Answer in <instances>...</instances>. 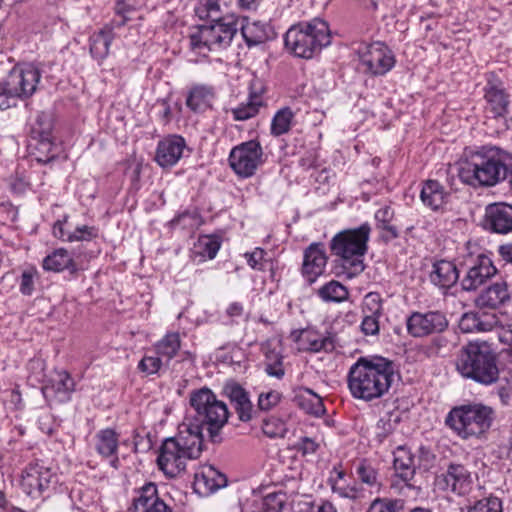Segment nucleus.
I'll return each mask as SVG.
<instances>
[{"mask_svg": "<svg viewBox=\"0 0 512 512\" xmlns=\"http://www.w3.org/2000/svg\"><path fill=\"white\" fill-rule=\"evenodd\" d=\"M371 228L369 224L336 234L330 243L331 252L342 259V265L353 274L364 270L363 256L367 251Z\"/></svg>", "mask_w": 512, "mask_h": 512, "instance_id": "nucleus-7", "label": "nucleus"}, {"mask_svg": "<svg viewBox=\"0 0 512 512\" xmlns=\"http://www.w3.org/2000/svg\"><path fill=\"white\" fill-rule=\"evenodd\" d=\"M16 96L9 86L6 78L0 82V109L5 110L15 104Z\"/></svg>", "mask_w": 512, "mask_h": 512, "instance_id": "nucleus-58", "label": "nucleus"}, {"mask_svg": "<svg viewBox=\"0 0 512 512\" xmlns=\"http://www.w3.org/2000/svg\"><path fill=\"white\" fill-rule=\"evenodd\" d=\"M239 30V17L227 14L214 20L209 25H201L199 30L190 37L192 49L209 51L228 47Z\"/></svg>", "mask_w": 512, "mask_h": 512, "instance_id": "nucleus-9", "label": "nucleus"}, {"mask_svg": "<svg viewBox=\"0 0 512 512\" xmlns=\"http://www.w3.org/2000/svg\"><path fill=\"white\" fill-rule=\"evenodd\" d=\"M331 489L333 493L345 499L357 500L364 497V490L357 483L350 485L346 483V480L342 483L334 482Z\"/></svg>", "mask_w": 512, "mask_h": 512, "instance_id": "nucleus-46", "label": "nucleus"}, {"mask_svg": "<svg viewBox=\"0 0 512 512\" xmlns=\"http://www.w3.org/2000/svg\"><path fill=\"white\" fill-rule=\"evenodd\" d=\"M355 472L358 479H360L363 484L379 491L381 482L379 480L378 471L371 463L366 460H361L356 465Z\"/></svg>", "mask_w": 512, "mask_h": 512, "instance_id": "nucleus-45", "label": "nucleus"}, {"mask_svg": "<svg viewBox=\"0 0 512 512\" xmlns=\"http://www.w3.org/2000/svg\"><path fill=\"white\" fill-rule=\"evenodd\" d=\"M67 219L68 217L64 216L62 220L56 221L52 228L53 236L65 242H68V236L71 234V231H67L65 228Z\"/></svg>", "mask_w": 512, "mask_h": 512, "instance_id": "nucleus-61", "label": "nucleus"}, {"mask_svg": "<svg viewBox=\"0 0 512 512\" xmlns=\"http://www.w3.org/2000/svg\"><path fill=\"white\" fill-rule=\"evenodd\" d=\"M456 368L464 378L483 385H490L499 377L496 356L485 342H470L464 346L458 355Z\"/></svg>", "mask_w": 512, "mask_h": 512, "instance_id": "nucleus-5", "label": "nucleus"}, {"mask_svg": "<svg viewBox=\"0 0 512 512\" xmlns=\"http://www.w3.org/2000/svg\"><path fill=\"white\" fill-rule=\"evenodd\" d=\"M317 296L325 303H342L349 298V290L339 281L330 280L317 290Z\"/></svg>", "mask_w": 512, "mask_h": 512, "instance_id": "nucleus-41", "label": "nucleus"}, {"mask_svg": "<svg viewBox=\"0 0 512 512\" xmlns=\"http://www.w3.org/2000/svg\"><path fill=\"white\" fill-rule=\"evenodd\" d=\"M397 421L390 416L382 417L375 426V439L378 443H383L395 430Z\"/></svg>", "mask_w": 512, "mask_h": 512, "instance_id": "nucleus-50", "label": "nucleus"}, {"mask_svg": "<svg viewBox=\"0 0 512 512\" xmlns=\"http://www.w3.org/2000/svg\"><path fill=\"white\" fill-rule=\"evenodd\" d=\"M466 250L467 255L463 264L466 267V274L461 280V286L465 291H474L494 277L498 269L494 265L491 253L482 250L476 243L468 241Z\"/></svg>", "mask_w": 512, "mask_h": 512, "instance_id": "nucleus-10", "label": "nucleus"}, {"mask_svg": "<svg viewBox=\"0 0 512 512\" xmlns=\"http://www.w3.org/2000/svg\"><path fill=\"white\" fill-rule=\"evenodd\" d=\"M467 512H503L502 501L498 497L489 496L476 501Z\"/></svg>", "mask_w": 512, "mask_h": 512, "instance_id": "nucleus-49", "label": "nucleus"}, {"mask_svg": "<svg viewBox=\"0 0 512 512\" xmlns=\"http://www.w3.org/2000/svg\"><path fill=\"white\" fill-rule=\"evenodd\" d=\"M492 408L482 405H463L453 408L446 417V424L461 438L480 437L493 422Z\"/></svg>", "mask_w": 512, "mask_h": 512, "instance_id": "nucleus-8", "label": "nucleus"}, {"mask_svg": "<svg viewBox=\"0 0 512 512\" xmlns=\"http://www.w3.org/2000/svg\"><path fill=\"white\" fill-rule=\"evenodd\" d=\"M299 406L309 414L322 416L325 413V407L322 398L311 389H304L297 396Z\"/></svg>", "mask_w": 512, "mask_h": 512, "instance_id": "nucleus-42", "label": "nucleus"}, {"mask_svg": "<svg viewBox=\"0 0 512 512\" xmlns=\"http://www.w3.org/2000/svg\"><path fill=\"white\" fill-rule=\"evenodd\" d=\"M309 511L307 512H337V509L331 502L323 501L321 504H308Z\"/></svg>", "mask_w": 512, "mask_h": 512, "instance_id": "nucleus-63", "label": "nucleus"}, {"mask_svg": "<svg viewBox=\"0 0 512 512\" xmlns=\"http://www.w3.org/2000/svg\"><path fill=\"white\" fill-rule=\"evenodd\" d=\"M216 99V90L207 84H194L187 93L186 106L195 113L211 109Z\"/></svg>", "mask_w": 512, "mask_h": 512, "instance_id": "nucleus-26", "label": "nucleus"}, {"mask_svg": "<svg viewBox=\"0 0 512 512\" xmlns=\"http://www.w3.org/2000/svg\"><path fill=\"white\" fill-rule=\"evenodd\" d=\"M509 300L508 284L505 281H500L491 284L481 291L475 299V304L480 309H497Z\"/></svg>", "mask_w": 512, "mask_h": 512, "instance_id": "nucleus-27", "label": "nucleus"}, {"mask_svg": "<svg viewBox=\"0 0 512 512\" xmlns=\"http://www.w3.org/2000/svg\"><path fill=\"white\" fill-rule=\"evenodd\" d=\"M199 247L204 256L213 259L220 249V242L216 237L204 236L199 239Z\"/></svg>", "mask_w": 512, "mask_h": 512, "instance_id": "nucleus-54", "label": "nucleus"}, {"mask_svg": "<svg viewBox=\"0 0 512 512\" xmlns=\"http://www.w3.org/2000/svg\"><path fill=\"white\" fill-rule=\"evenodd\" d=\"M358 56L364 72L374 76L386 74L395 65L392 51L382 42L362 44L358 48Z\"/></svg>", "mask_w": 512, "mask_h": 512, "instance_id": "nucleus-14", "label": "nucleus"}, {"mask_svg": "<svg viewBox=\"0 0 512 512\" xmlns=\"http://www.w3.org/2000/svg\"><path fill=\"white\" fill-rule=\"evenodd\" d=\"M438 484L442 485L443 489L465 495L471 489V473L461 464H450L446 472L438 477Z\"/></svg>", "mask_w": 512, "mask_h": 512, "instance_id": "nucleus-22", "label": "nucleus"}, {"mask_svg": "<svg viewBox=\"0 0 512 512\" xmlns=\"http://www.w3.org/2000/svg\"><path fill=\"white\" fill-rule=\"evenodd\" d=\"M113 29L110 25H106L90 36V53L99 62L104 60L109 53V47L114 38Z\"/></svg>", "mask_w": 512, "mask_h": 512, "instance_id": "nucleus-38", "label": "nucleus"}, {"mask_svg": "<svg viewBox=\"0 0 512 512\" xmlns=\"http://www.w3.org/2000/svg\"><path fill=\"white\" fill-rule=\"evenodd\" d=\"M429 278L432 284L447 290L457 283L459 271L452 261L439 260L433 264Z\"/></svg>", "mask_w": 512, "mask_h": 512, "instance_id": "nucleus-32", "label": "nucleus"}, {"mask_svg": "<svg viewBox=\"0 0 512 512\" xmlns=\"http://www.w3.org/2000/svg\"><path fill=\"white\" fill-rule=\"evenodd\" d=\"M41 79L40 70L32 63L18 64L6 76L7 86L16 98H29L37 90Z\"/></svg>", "mask_w": 512, "mask_h": 512, "instance_id": "nucleus-15", "label": "nucleus"}, {"mask_svg": "<svg viewBox=\"0 0 512 512\" xmlns=\"http://www.w3.org/2000/svg\"><path fill=\"white\" fill-rule=\"evenodd\" d=\"M512 169V155L490 146L472 153L459 165L460 180L473 188L493 187L505 180Z\"/></svg>", "mask_w": 512, "mask_h": 512, "instance_id": "nucleus-2", "label": "nucleus"}, {"mask_svg": "<svg viewBox=\"0 0 512 512\" xmlns=\"http://www.w3.org/2000/svg\"><path fill=\"white\" fill-rule=\"evenodd\" d=\"M484 227L494 233L507 234L512 231V205L493 203L486 207Z\"/></svg>", "mask_w": 512, "mask_h": 512, "instance_id": "nucleus-21", "label": "nucleus"}, {"mask_svg": "<svg viewBox=\"0 0 512 512\" xmlns=\"http://www.w3.org/2000/svg\"><path fill=\"white\" fill-rule=\"evenodd\" d=\"M346 474L343 470L338 467H334L330 472V476L328 478V483L331 487H333L334 482L342 483L345 480Z\"/></svg>", "mask_w": 512, "mask_h": 512, "instance_id": "nucleus-64", "label": "nucleus"}, {"mask_svg": "<svg viewBox=\"0 0 512 512\" xmlns=\"http://www.w3.org/2000/svg\"><path fill=\"white\" fill-rule=\"evenodd\" d=\"M128 512H175L159 495L158 487L148 482L136 491Z\"/></svg>", "mask_w": 512, "mask_h": 512, "instance_id": "nucleus-17", "label": "nucleus"}, {"mask_svg": "<svg viewBox=\"0 0 512 512\" xmlns=\"http://www.w3.org/2000/svg\"><path fill=\"white\" fill-rule=\"evenodd\" d=\"M228 0H199L195 7V13L200 19H211V21L222 18V6H227Z\"/></svg>", "mask_w": 512, "mask_h": 512, "instance_id": "nucleus-44", "label": "nucleus"}, {"mask_svg": "<svg viewBox=\"0 0 512 512\" xmlns=\"http://www.w3.org/2000/svg\"><path fill=\"white\" fill-rule=\"evenodd\" d=\"M327 265V256L322 243H312L304 251L302 274L312 284L322 275Z\"/></svg>", "mask_w": 512, "mask_h": 512, "instance_id": "nucleus-23", "label": "nucleus"}, {"mask_svg": "<svg viewBox=\"0 0 512 512\" xmlns=\"http://www.w3.org/2000/svg\"><path fill=\"white\" fill-rule=\"evenodd\" d=\"M264 512H280L283 508L282 498L275 493H270L261 500Z\"/></svg>", "mask_w": 512, "mask_h": 512, "instance_id": "nucleus-59", "label": "nucleus"}, {"mask_svg": "<svg viewBox=\"0 0 512 512\" xmlns=\"http://www.w3.org/2000/svg\"><path fill=\"white\" fill-rule=\"evenodd\" d=\"M261 351L264 355L265 372L270 377L282 379L285 375V369L280 342L275 339L267 340L262 344Z\"/></svg>", "mask_w": 512, "mask_h": 512, "instance_id": "nucleus-28", "label": "nucleus"}, {"mask_svg": "<svg viewBox=\"0 0 512 512\" xmlns=\"http://www.w3.org/2000/svg\"><path fill=\"white\" fill-rule=\"evenodd\" d=\"M393 467L396 475L406 484H408L415 475L414 457L410 450L405 446H399L394 451Z\"/></svg>", "mask_w": 512, "mask_h": 512, "instance_id": "nucleus-37", "label": "nucleus"}, {"mask_svg": "<svg viewBox=\"0 0 512 512\" xmlns=\"http://www.w3.org/2000/svg\"><path fill=\"white\" fill-rule=\"evenodd\" d=\"M165 364V360L159 356L145 355L138 364V369L147 375L157 373L161 367Z\"/></svg>", "mask_w": 512, "mask_h": 512, "instance_id": "nucleus-52", "label": "nucleus"}, {"mask_svg": "<svg viewBox=\"0 0 512 512\" xmlns=\"http://www.w3.org/2000/svg\"><path fill=\"white\" fill-rule=\"evenodd\" d=\"M97 237V229L92 226L82 225L75 228L68 236V242L90 241Z\"/></svg>", "mask_w": 512, "mask_h": 512, "instance_id": "nucleus-53", "label": "nucleus"}, {"mask_svg": "<svg viewBox=\"0 0 512 512\" xmlns=\"http://www.w3.org/2000/svg\"><path fill=\"white\" fill-rule=\"evenodd\" d=\"M497 251L504 262L512 264V242L500 245Z\"/></svg>", "mask_w": 512, "mask_h": 512, "instance_id": "nucleus-62", "label": "nucleus"}, {"mask_svg": "<svg viewBox=\"0 0 512 512\" xmlns=\"http://www.w3.org/2000/svg\"><path fill=\"white\" fill-rule=\"evenodd\" d=\"M394 211L390 206H384L378 209L375 213V220L378 223L379 227L383 230H386L392 238H396L398 236V230L396 227L390 224L393 219Z\"/></svg>", "mask_w": 512, "mask_h": 512, "instance_id": "nucleus-48", "label": "nucleus"}, {"mask_svg": "<svg viewBox=\"0 0 512 512\" xmlns=\"http://www.w3.org/2000/svg\"><path fill=\"white\" fill-rule=\"evenodd\" d=\"M281 400V394L276 390L260 393L258 407L262 411H268L275 407Z\"/></svg>", "mask_w": 512, "mask_h": 512, "instance_id": "nucleus-56", "label": "nucleus"}, {"mask_svg": "<svg viewBox=\"0 0 512 512\" xmlns=\"http://www.w3.org/2000/svg\"><path fill=\"white\" fill-rule=\"evenodd\" d=\"M485 99L489 110L495 117H503L508 113L509 99L504 86L498 79H489L485 86Z\"/></svg>", "mask_w": 512, "mask_h": 512, "instance_id": "nucleus-29", "label": "nucleus"}, {"mask_svg": "<svg viewBox=\"0 0 512 512\" xmlns=\"http://www.w3.org/2000/svg\"><path fill=\"white\" fill-rule=\"evenodd\" d=\"M262 431L270 438H281L285 436L287 427L282 419L276 416H270L263 420Z\"/></svg>", "mask_w": 512, "mask_h": 512, "instance_id": "nucleus-47", "label": "nucleus"}, {"mask_svg": "<svg viewBox=\"0 0 512 512\" xmlns=\"http://www.w3.org/2000/svg\"><path fill=\"white\" fill-rule=\"evenodd\" d=\"M186 141L179 135H171L160 140L157 144L154 160L162 168L176 165L183 157Z\"/></svg>", "mask_w": 512, "mask_h": 512, "instance_id": "nucleus-19", "label": "nucleus"}, {"mask_svg": "<svg viewBox=\"0 0 512 512\" xmlns=\"http://www.w3.org/2000/svg\"><path fill=\"white\" fill-rule=\"evenodd\" d=\"M361 311V332L366 336L378 335L380 331L379 319L383 316V300L380 294L376 292H370L365 295L362 302Z\"/></svg>", "mask_w": 512, "mask_h": 512, "instance_id": "nucleus-18", "label": "nucleus"}, {"mask_svg": "<svg viewBox=\"0 0 512 512\" xmlns=\"http://www.w3.org/2000/svg\"><path fill=\"white\" fill-rule=\"evenodd\" d=\"M448 320L440 311L412 312L406 319L409 335L415 338L442 333L448 327Z\"/></svg>", "mask_w": 512, "mask_h": 512, "instance_id": "nucleus-16", "label": "nucleus"}, {"mask_svg": "<svg viewBox=\"0 0 512 512\" xmlns=\"http://www.w3.org/2000/svg\"><path fill=\"white\" fill-rule=\"evenodd\" d=\"M43 269L52 272L67 270L73 274L78 271V266L66 249L58 248L43 259Z\"/></svg>", "mask_w": 512, "mask_h": 512, "instance_id": "nucleus-36", "label": "nucleus"}, {"mask_svg": "<svg viewBox=\"0 0 512 512\" xmlns=\"http://www.w3.org/2000/svg\"><path fill=\"white\" fill-rule=\"evenodd\" d=\"M58 475L51 468L39 463H31L21 474L20 486L25 494L32 498H40L44 492L49 495L55 490Z\"/></svg>", "mask_w": 512, "mask_h": 512, "instance_id": "nucleus-12", "label": "nucleus"}, {"mask_svg": "<svg viewBox=\"0 0 512 512\" xmlns=\"http://www.w3.org/2000/svg\"><path fill=\"white\" fill-rule=\"evenodd\" d=\"M155 354L165 360V365L176 356L180 347L181 340L178 332H169L154 344Z\"/></svg>", "mask_w": 512, "mask_h": 512, "instance_id": "nucleus-40", "label": "nucleus"}, {"mask_svg": "<svg viewBox=\"0 0 512 512\" xmlns=\"http://www.w3.org/2000/svg\"><path fill=\"white\" fill-rule=\"evenodd\" d=\"M134 11V8L127 4L124 0H118L115 5L116 17L111 21L110 26L119 28L127 23L130 19L129 15Z\"/></svg>", "mask_w": 512, "mask_h": 512, "instance_id": "nucleus-51", "label": "nucleus"}, {"mask_svg": "<svg viewBox=\"0 0 512 512\" xmlns=\"http://www.w3.org/2000/svg\"><path fill=\"white\" fill-rule=\"evenodd\" d=\"M193 413L189 412L180 425H187L190 432L203 443V428L206 427L212 442L220 441V432L228 421L229 412L226 404L204 387L194 390L189 397Z\"/></svg>", "mask_w": 512, "mask_h": 512, "instance_id": "nucleus-3", "label": "nucleus"}, {"mask_svg": "<svg viewBox=\"0 0 512 512\" xmlns=\"http://www.w3.org/2000/svg\"><path fill=\"white\" fill-rule=\"evenodd\" d=\"M75 389V383L70 374L64 370L57 371L42 387L44 397L54 398L58 402H67Z\"/></svg>", "mask_w": 512, "mask_h": 512, "instance_id": "nucleus-25", "label": "nucleus"}, {"mask_svg": "<svg viewBox=\"0 0 512 512\" xmlns=\"http://www.w3.org/2000/svg\"><path fill=\"white\" fill-rule=\"evenodd\" d=\"M188 427L179 425L177 434L166 438L159 449L158 467L170 478L183 472L187 461L199 458L202 453V442Z\"/></svg>", "mask_w": 512, "mask_h": 512, "instance_id": "nucleus-4", "label": "nucleus"}, {"mask_svg": "<svg viewBox=\"0 0 512 512\" xmlns=\"http://www.w3.org/2000/svg\"><path fill=\"white\" fill-rule=\"evenodd\" d=\"M265 255L266 252L263 249L255 248L252 252L245 253L244 256L252 269L261 271L264 269L263 261Z\"/></svg>", "mask_w": 512, "mask_h": 512, "instance_id": "nucleus-60", "label": "nucleus"}, {"mask_svg": "<svg viewBox=\"0 0 512 512\" xmlns=\"http://www.w3.org/2000/svg\"><path fill=\"white\" fill-rule=\"evenodd\" d=\"M449 194L442 184L436 180H427L421 189L420 198L423 204L436 211L442 208Z\"/></svg>", "mask_w": 512, "mask_h": 512, "instance_id": "nucleus-35", "label": "nucleus"}, {"mask_svg": "<svg viewBox=\"0 0 512 512\" xmlns=\"http://www.w3.org/2000/svg\"><path fill=\"white\" fill-rule=\"evenodd\" d=\"M294 116V112L289 107L279 109L271 121V134L278 137L288 133L293 125Z\"/></svg>", "mask_w": 512, "mask_h": 512, "instance_id": "nucleus-43", "label": "nucleus"}, {"mask_svg": "<svg viewBox=\"0 0 512 512\" xmlns=\"http://www.w3.org/2000/svg\"><path fill=\"white\" fill-rule=\"evenodd\" d=\"M225 392L228 395L238 418L243 422L250 421L253 418L255 410L245 389L238 384H231L225 387Z\"/></svg>", "mask_w": 512, "mask_h": 512, "instance_id": "nucleus-33", "label": "nucleus"}, {"mask_svg": "<svg viewBox=\"0 0 512 512\" xmlns=\"http://www.w3.org/2000/svg\"><path fill=\"white\" fill-rule=\"evenodd\" d=\"M263 93L264 89L261 83L253 82L247 99L227 112L232 115L234 121H246L255 117L259 113L260 108L265 105Z\"/></svg>", "mask_w": 512, "mask_h": 512, "instance_id": "nucleus-24", "label": "nucleus"}, {"mask_svg": "<svg viewBox=\"0 0 512 512\" xmlns=\"http://www.w3.org/2000/svg\"><path fill=\"white\" fill-rule=\"evenodd\" d=\"M95 450L102 457L116 456L119 444V435L115 430L106 428L99 430L94 437Z\"/></svg>", "mask_w": 512, "mask_h": 512, "instance_id": "nucleus-39", "label": "nucleus"}, {"mask_svg": "<svg viewBox=\"0 0 512 512\" xmlns=\"http://www.w3.org/2000/svg\"><path fill=\"white\" fill-rule=\"evenodd\" d=\"M498 324V318L493 313L467 312L459 321V328L464 333L488 332Z\"/></svg>", "mask_w": 512, "mask_h": 512, "instance_id": "nucleus-30", "label": "nucleus"}, {"mask_svg": "<svg viewBox=\"0 0 512 512\" xmlns=\"http://www.w3.org/2000/svg\"><path fill=\"white\" fill-rule=\"evenodd\" d=\"M226 477L212 466H204L195 474V490L201 494H210L226 485Z\"/></svg>", "mask_w": 512, "mask_h": 512, "instance_id": "nucleus-34", "label": "nucleus"}, {"mask_svg": "<svg viewBox=\"0 0 512 512\" xmlns=\"http://www.w3.org/2000/svg\"><path fill=\"white\" fill-rule=\"evenodd\" d=\"M239 29L248 47L266 42L272 33L268 24L248 18H239Z\"/></svg>", "mask_w": 512, "mask_h": 512, "instance_id": "nucleus-31", "label": "nucleus"}, {"mask_svg": "<svg viewBox=\"0 0 512 512\" xmlns=\"http://www.w3.org/2000/svg\"><path fill=\"white\" fill-rule=\"evenodd\" d=\"M291 337L297 343L299 351L319 353L334 349L333 340L329 335L311 328L293 331Z\"/></svg>", "mask_w": 512, "mask_h": 512, "instance_id": "nucleus-20", "label": "nucleus"}, {"mask_svg": "<svg viewBox=\"0 0 512 512\" xmlns=\"http://www.w3.org/2000/svg\"><path fill=\"white\" fill-rule=\"evenodd\" d=\"M228 161L237 176L249 178L263 163V149L255 140L241 143L230 151Z\"/></svg>", "mask_w": 512, "mask_h": 512, "instance_id": "nucleus-13", "label": "nucleus"}, {"mask_svg": "<svg viewBox=\"0 0 512 512\" xmlns=\"http://www.w3.org/2000/svg\"><path fill=\"white\" fill-rule=\"evenodd\" d=\"M401 501L391 499H375L367 512H397L400 507Z\"/></svg>", "mask_w": 512, "mask_h": 512, "instance_id": "nucleus-55", "label": "nucleus"}, {"mask_svg": "<svg viewBox=\"0 0 512 512\" xmlns=\"http://www.w3.org/2000/svg\"><path fill=\"white\" fill-rule=\"evenodd\" d=\"M37 271L33 268L26 269L22 272L19 290L23 295H31L34 291V279Z\"/></svg>", "mask_w": 512, "mask_h": 512, "instance_id": "nucleus-57", "label": "nucleus"}, {"mask_svg": "<svg viewBox=\"0 0 512 512\" xmlns=\"http://www.w3.org/2000/svg\"><path fill=\"white\" fill-rule=\"evenodd\" d=\"M285 45L296 57L311 59L331 42L328 24L319 18L291 26Z\"/></svg>", "mask_w": 512, "mask_h": 512, "instance_id": "nucleus-6", "label": "nucleus"}, {"mask_svg": "<svg viewBox=\"0 0 512 512\" xmlns=\"http://www.w3.org/2000/svg\"><path fill=\"white\" fill-rule=\"evenodd\" d=\"M52 131L51 115L39 112L31 125L28 147L31 154L40 163H47L55 157Z\"/></svg>", "mask_w": 512, "mask_h": 512, "instance_id": "nucleus-11", "label": "nucleus"}, {"mask_svg": "<svg viewBox=\"0 0 512 512\" xmlns=\"http://www.w3.org/2000/svg\"><path fill=\"white\" fill-rule=\"evenodd\" d=\"M394 376L392 361L383 357H361L349 369L348 389L353 398L370 402L389 391Z\"/></svg>", "mask_w": 512, "mask_h": 512, "instance_id": "nucleus-1", "label": "nucleus"}]
</instances>
